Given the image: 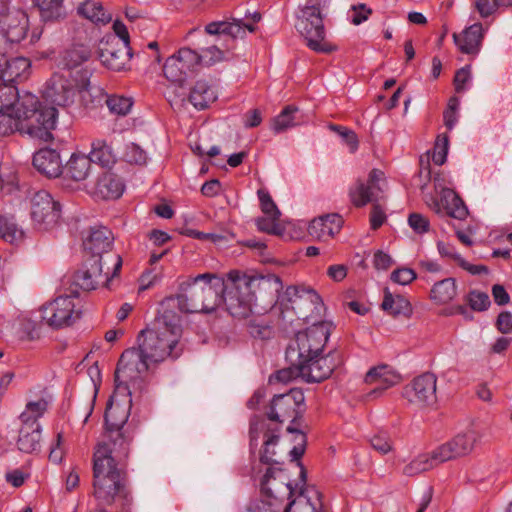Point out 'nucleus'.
Masks as SVG:
<instances>
[{
  "instance_id": "nucleus-53",
  "label": "nucleus",
  "mask_w": 512,
  "mask_h": 512,
  "mask_svg": "<svg viewBox=\"0 0 512 512\" xmlns=\"http://www.w3.org/2000/svg\"><path fill=\"white\" fill-rule=\"evenodd\" d=\"M125 158L129 163L144 165L147 162V153L139 145L130 143L126 146Z\"/></svg>"
},
{
  "instance_id": "nucleus-37",
  "label": "nucleus",
  "mask_w": 512,
  "mask_h": 512,
  "mask_svg": "<svg viewBox=\"0 0 512 512\" xmlns=\"http://www.w3.org/2000/svg\"><path fill=\"white\" fill-rule=\"evenodd\" d=\"M434 210L438 214H444L459 220L465 219L468 215V209L464 202L451 190L444 193L441 203H435Z\"/></svg>"
},
{
  "instance_id": "nucleus-5",
  "label": "nucleus",
  "mask_w": 512,
  "mask_h": 512,
  "mask_svg": "<svg viewBox=\"0 0 512 512\" xmlns=\"http://www.w3.org/2000/svg\"><path fill=\"white\" fill-rule=\"evenodd\" d=\"M323 307L320 296L312 289H298L289 286L278 297L273 313L279 317V326L282 330L300 326L304 321L313 319V314H319Z\"/></svg>"
},
{
  "instance_id": "nucleus-62",
  "label": "nucleus",
  "mask_w": 512,
  "mask_h": 512,
  "mask_svg": "<svg viewBox=\"0 0 512 512\" xmlns=\"http://www.w3.org/2000/svg\"><path fill=\"white\" fill-rule=\"evenodd\" d=\"M416 279V273L410 268H400L391 273V280L400 285H407Z\"/></svg>"
},
{
  "instance_id": "nucleus-46",
  "label": "nucleus",
  "mask_w": 512,
  "mask_h": 512,
  "mask_svg": "<svg viewBox=\"0 0 512 512\" xmlns=\"http://www.w3.org/2000/svg\"><path fill=\"white\" fill-rule=\"evenodd\" d=\"M23 230L18 227L13 216H0V237L9 242L16 243L23 239Z\"/></svg>"
},
{
  "instance_id": "nucleus-3",
  "label": "nucleus",
  "mask_w": 512,
  "mask_h": 512,
  "mask_svg": "<svg viewBox=\"0 0 512 512\" xmlns=\"http://www.w3.org/2000/svg\"><path fill=\"white\" fill-rule=\"evenodd\" d=\"M228 282L223 284L222 296L229 313L236 318H248L254 313L257 291H266L271 288L274 293L282 289V282L276 275L268 277L248 276L240 271H230L227 274Z\"/></svg>"
},
{
  "instance_id": "nucleus-39",
  "label": "nucleus",
  "mask_w": 512,
  "mask_h": 512,
  "mask_svg": "<svg viewBox=\"0 0 512 512\" xmlns=\"http://www.w3.org/2000/svg\"><path fill=\"white\" fill-rule=\"evenodd\" d=\"M77 12L96 25H106L112 20L111 13L104 8L101 2L95 0H85L80 3Z\"/></svg>"
},
{
  "instance_id": "nucleus-45",
  "label": "nucleus",
  "mask_w": 512,
  "mask_h": 512,
  "mask_svg": "<svg viewBox=\"0 0 512 512\" xmlns=\"http://www.w3.org/2000/svg\"><path fill=\"white\" fill-rule=\"evenodd\" d=\"M299 110L294 105L286 106L281 113L274 118L272 129L276 133L283 132L292 128L300 123L297 117Z\"/></svg>"
},
{
  "instance_id": "nucleus-15",
  "label": "nucleus",
  "mask_w": 512,
  "mask_h": 512,
  "mask_svg": "<svg viewBox=\"0 0 512 512\" xmlns=\"http://www.w3.org/2000/svg\"><path fill=\"white\" fill-rule=\"evenodd\" d=\"M304 394L299 389H291L289 392L284 394L275 395L268 406L266 415L271 425L270 429H277L278 432L281 430V425L291 420L293 423L296 422L297 418L301 416V406L304 404Z\"/></svg>"
},
{
  "instance_id": "nucleus-10",
  "label": "nucleus",
  "mask_w": 512,
  "mask_h": 512,
  "mask_svg": "<svg viewBox=\"0 0 512 512\" xmlns=\"http://www.w3.org/2000/svg\"><path fill=\"white\" fill-rule=\"evenodd\" d=\"M295 27L306 40L307 46L314 52L328 54L336 50V46L325 38V27L318 5L303 7L297 17Z\"/></svg>"
},
{
  "instance_id": "nucleus-31",
  "label": "nucleus",
  "mask_w": 512,
  "mask_h": 512,
  "mask_svg": "<svg viewBox=\"0 0 512 512\" xmlns=\"http://www.w3.org/2000/svg\"><path fill=\"white\" fill-rule=\"evenodd\" d=\"M343 224L342 218L337 214H329L313 219L308 226V233L318 240H327L337 234Z\"/></svg>"
},
{
  "instance_id": "nucleus-21",
  "label": "nucleus",
  "mask_w": 512,
  "mask_h": 512,
  "mask_svg": "<svg viewBox=\"0 0 512 512\" xmlns=\"http://www.w3.org/2000/svg\"><path fill=\"white\" fill-rule=\"evenodd\" d=\"M261 20L258 11L246 13L244 18H233L232 21H216L206 25L205 31L211 35L225 34L233 39L243 38L246 31L253 33L257 29V23Z\"/></svg>"
},
{
  "instance_id": "nucleus-32",
  "label": "nucleus",
  "mask_w": 512,
  "mask_h": 512,
  "mask_svg": "<svg viewBox=\"0 0 512 512\" xmlns=\"http://www.w3.org/2000/svg\"><path fill=\"white\" fill-rule=\"evenodd\" d=\"M34 167L49 178L62 174V161L59 153L53 149H41L33 156Z\"/></svg>"
},
{
  "instance_id": "nucleus-55",
  "label": "nucleus",
  "mask_w": 512,
  "mask_h": 512,
  "mask_svg": "<svg viewBox=\"0 0 512 512\" xmlns=\"http://www.w3.org/2000/svg\"><path fill=\"white\" fill-rule=\"evenodd\" d=\"M257 194L259 197L261 210L265 215L273 217L280 216V211L272 200L269 192L260 189L258 190Z\"/></svg>"
},
{
  "instance_id": "nucleus-25",
  "label": "nucleus",
  "mask_w": 512,
  "mask_h": 512,
  "mask_svg": "<svg viewBox=\"0 0 512 512\" xmlns=\"http://www.w3.org/2000/svg\"><path fill=\"white\" fill-rule=\"evenodd\" d=\"M99 48V59L108 69L121 71L125 69L131 58V49L125 45H119V41L113 38L101 43Z\"/></svg>"
},
{
  "instance_id": "nucleus-48",
  "label": "nucleus",
  "mask_w": 512,
  "mask_h": 512,
  "mask_svg": "<svg viewBox=\"0 0 512 512\" xmlns=\"http://www.w3.org/2000/svg\"><path fill=\"white\" fill-rule=\"evenodd\" d=\"M106 104L111 113L125 116L130 112L133 106V100L130 97L111 95L107 97Z\"/></svg>"
},
{
  "instance_id": "nucleus-29",
  "label": "nucleus",
  "mask_w": 512,
  "mask_h": 512,
  "mask_svg": "<svg viewBox=\"0 0 512 512\" xmlns=\"http://www.w3.org/2000/svg\"><path fill=\"white\" fill-rule=\"evenodd\" d=\"M31 63L25 57L7 58L0 55V79L8 84L26 80L30 75Z\"/></svg>"
},
{
  "instance_id": "nucleus-12",
  "label": "nucleus",
  "mask_w": 512,
  "mask_h": 512,
  "mask_svg": "<svg viewBox=\"0 0 512 512\" xmlns=\"http://www.w3.org/2000/svg\"><path fill=\"white\" fill-rule=\"evenodd\" d=\"M30 217L34 230L52 232L61 225L62 206L49 192L37 191L30 201Z\"/></svg>"
},
{
  "instance_id": "nucleus-40",
  "label": "nucleus",
  "mask_w": 512,
  "mask_h": 512,
  "mask_svg": "<svg viewBox=\"0 0 512 512\" xmlns=\"http://www.w3.org/2000/svg\"><path fill=\"white\" fill-rule=\"evenodd\" d=\"M91 159L89 156L81 154H72L62 173L68 179L74 181H83L87 178L91 168Z\"/></svg>"
},
{
  "instance_id": "nucleus-41",
  "label": "nucleus",
  "mask_w": 512,
  "mask_h": 512,
  "mask_svg": "<svg viewBox=\"0 0 512 512\" xmlns=\"http://www.w3.org/2000/svg\"><path fill=\"white\" fill-rule=\"evenodd\" d=\"M246 328L248 333L255 339L268 340L274 335L270 314H253L248 318Z\"/></svg>"
},
{
  "instance_id": "nucleus-64",
  "label": "nucleus",
  "mask_w": 512,
  "mask_h": 512,
  "mask_svg": "<svg viewBox=\"0 0 512 512\" xmlns=\"http://www.w3.org/2000/svg\"><path fill=\"white\" fill-rule=\"evenodd\" d=\"M371 446L382 454H387L392 450V443L389 437L385 434L375 435L370 440Z\"/></svg>"
},
{
  "instance_id": "nucleus-36",
  "label": "nucleus",
  "mask_w": 512,
  "mask_h": 512,
  "mask_svg": "<svg viewBox=\"0 0 512 512\" xmlns=\"http://www.w3.org/2000/svg\"><path fill=\"white\" fill-rule=\"evenodd\" d=\"M41 440V426L36 421L22 423L17 440L18 449L24 453H33L39 450Z\"/></svg>"
},
{
  "instance_id": "nucleus-44",
  "label": "nucleus",
  "mask_w": 512,
  "mask_h": 512,
  "mask_svg": "<svg viewBox=\"0 0 512 512\" xmlns=\"http://www.w3.org/2000/svg\"><path fill=\"white\" fill-rule=\"evenodd\" d=\"M89 158L103 167H109L116 161V156L112 148L105 140L97 139L92 142V150Z\"/></svg>"
},
{
  "instance_id": "nucleus-30",
  "label": "nucleus",
  "mask_w": 512,
  "mask_h": 512,
  "mask_svg": "<svg viewBox=\"0 0 512 512\" xmlns=\"http://www.w3.org/2000/svg\"><path fill=\"white\" fill-rule=\"evenodd\" d=\"M287 480L281 469L268 468L260 483L261 492L269 498H278L285 493L291 495L293 490Z\"/></svg>"
},
{
  "instance_id": "nucleus-47",
  "label": "nucleus",
  "mask_w": 512,
  "mask_h": 512,
  "mask_svg": "<svg viewBox=\"0 0 512 512\" xmlns=\"http://www.w3.org/2000/svg\"><path fill=\"white\" fill-rule=\"evenodd\" d=\"M64 0H35L36 5L41 11V16L45 20L59 19L64 15Z\"/></svg>"
},
{
  "instance_id": "nucleus-9",
  "label": "nucleus",
  "mask_w": 512,
  "mask_h": 512,
  "mask_svg": "<svg viewBox=\"0 0 512 512\" xmlns=\"http://www.w3.org/2000/svg\"><path fill=\"white\" fill-rule=\"evenodd\" d=\"M331 329L330 322L319 321L304 331L297 332L286 349V360L293 363L319 356L329 338Z\"/></svg>"
},
{
  "instance_id": "nucleus-43",
  "label": "nucleus",
  "mask_w": 512,
  "mask_h": 512,
  "mask_svg": "<svg viewBox=\"0 0 512 512\" xmlns=\"http://www.w3.org/2000/svg\"><path fill=\"white\" fill-rule=\"evenodd\" d=\"M457 295V285L454 278H446L436 282L430 291V299L437 304L449 303Z\"/></svg>"
},
{
  "instance_id": "nucleus-2",
  "label": "nucleus",
  "mask_w": 512,
  "mask_h": 512,
  "mask_svg": "<svg viewBox=\"0 0 512 512\" xmlns=\"http://www.w3.org/2000/svg\"><path fill=\"white\" fill-rule=\"evenodd\" d=\"M0 111L16 115L25 123V132L43 141L52 139L58 111L56 107H43L37 96L30 92L20 93L16 86L0 84Z\"/></svg>"
},
{
  "instance_id": "nucleus-33",
  "label": "nucleus",
  "mask_w": 512,
  "mask_h": 512,
  "mask_svg": "<svg viewBox=\"0 0 512 512\" xmlns=\"http://www.w3.org/2000/svg\"><path fill=\"white\" fill-rule=\"evenodd\" d=\"M124 191L121 179L112 172H104L97 178L94 195L104 200L117 199Z\"/></svg>"
},
{
  "instance_id": "nucleus-13",
  "label": "nucleus",
  "mask_w": 512,
  "mask_h": 512,
  "mask_svg": "<svg viewBox=\"0 0 512 512\" xmlns=\"http://www.w3.org/2000/svg\"><path fill=\"white\" fill-rule=\"evenodd\" d=\"M198 53L190 48H181L177 53L170 56L164 66L163 73L165 78L174 87V96L184 99L186 96L184 84L189 73L195 71L199 66Z\"/></svg>"
},
{
  "instance_id": "nucleus-23",
  "label": "nucleus",
  "mask_w": 512,
  "mask_h": 512,
  "mask_svg": "<svg viewBox=\"0 0 512 512\" xmlns=\"http://www.w3.org/2000/svg\"><path fill=\"white\" fill-rule=\"evenodd\" d=\"M481 436L482 434L478 430L467 429L437 448L443 461L447 462L471 453Z\"/></svg>"
},
{
  "instance_id": "nucleus-22",
  "label": "nucleus",
  "mask_w": 512,
  "mask_h": 512,
  "mask_svg": "<svg viewBox=\"0 0 512 512\" xmlns=\"http://www.w3.org/2000/svg\"><path fill=\"white\" fill-rule=\"evenodd\" d=\"M437 378L432 373H424L416 377L404 388V397L412 404L430 406L436 402Z\"/></svg>"
},
{
  "instance_id": "nucleus-24",
  "label": "nucleus",
  "mask_w": 512,
  "mask_h": 512,
  "mask_svg": "<svg viewBox=\"0 0 512 512\" xmlns=\"http://www.w3.org/2000/svg\"><path fill=\"white\" fill-rule=\"evenodd\" d=\"M175 308L179 309L178 294L164 298L160 302L158 316L155 318L153 325L181 337V316Z\"/></svg>"
},
{
  "instance_id": "nucleus-8",
  "label": "nucleus",
  "mask_w": 512,
  "mask_h": 512,
  "mask_svg": "<svg viewBox=\"0 0 512 512\" xmlns=\"http://www.w3.org/2000/svg\"><path fill=\"white\" fill-rule=\"evenodd\" d=\"M180 337L165 330L152 326L142 330L137 338V351L151 363H159L166 358L176 359L181 354L178 347Z\"/></svg>"
},
{
  "instance_id": "nucleus-11",
  "label": "nucleus",
  "mask_w": 512,
  "mask_h": 512,
  "mask_svg": "<svg viewBox=\"0 0 512 512\" xmlns=\"http://www.w3.org/2000/svg\"><path fill=\"white\" fill-rule=\"evenodd\" d=\"M90 88V73L88 70L81 72L79 81L55 73L46 83L43 98L49 104L68 107L74 103L77 93L88 92Z\"/></svg>"
},
{
  "instance_id": "nucleus-34",
  "label": "nucleus",
  "mask_w": 512,
  "mask_h": 512,
  "mask_svg": "<svg viewBox=\"0 0 512 512\" xmlns=\"http://www.w3.org/2000/svg\"><path fill=\"white\" fill-rule=\"evenodd\" d=\"M444 463L438 448L430 452L417 455L404 468L403 474L409 477L419 475L434 469L438 465Z\"/></svg>"
},
{
  "instance_id": "nucleus-42",
  "label": "nucleus",
  "mask_w": 512,
  "mask_h": 512,
  "mask_svg": "<svg viewBox=\"0 0 512 512\" xmlns=\"http://www.w3.org/2000/svg\"><path fill=\"white\" fill-rule=\"evenodd\" d=\"M216 98L214 89L204 80L197 81L189 94V101L199 110L207 108Z\"/></svg>"
},
{
  "instance_id": "nucleus-16",
  "label": "nucleus",
  "mask_w": 512,
  "mask_h": 512,
  "mask_svg": "<svg viewBox=\"0 0 512 512\" xmlns=\"http://www.w3.org/2000/svg\"><path fill=\"white\" fill-rule=\"evenodd\" d=\"M300 377L306 382H321L330 377L332 372L343 364V356L339 351H331L326 356H313L299 362Z\"/></svg>"
},
{
  "instance_id": "nucleus-63",
  "label": "nucleus",
  "mask_w": 512,
  "mask_h": 512,
  "mask_svg": "<svg viewBox=\"0 0 512 512\" xmlns=\"http://www.w3.org/2000/svg\"><path fill=\"white\" fill-rule=\"evenodd\" d=\"M353 12L351 22L354 25H360L364 21L368 20L369 16L372 14V9L368 8L365 4H358L351 7Z\"/></svg>"
},
{
  "instance_id": "nucleus-4",
  "label": "nucleus",
  "mask_w": 512,
  "mask_h": 512,
  "mask_svg": "<svg viewBox=\"0 0 512 512\" xmlns=\"http://www.w3.org/2000/svg\"><path fill=\"white\" fill-rule=\"evenodd\" d=\"M223 281L212 273L199 274L179 285V311L209 313L222 302Z\"/></svg>"
},
{
  "instance_id": "nucleus-54",
  "label": "nucleus",
  "mask_w": 512,
  "mask_h": 512,
  "mask_svg": "<svg viewBox=\"0 0 512 512\" xmlns=\"http://www.w3.org/2000/svg\"><path fill=\"white\" fill-rule=\"evenodd\" d=\"M199 65H212L223 59V51L217 46L212 45L210 47L202 49L201 53L198 54Z\"/></svg>"
},
{
  "instance_id": "nucleus-35",
  "label": "nucleus",
  "mask_w": 512,
  "mask_h": 512,
  "mask_svg": "<svg viewBox=\"0 0 512 512\" xmlns=\"http://www.w3.org/2000/svg\"><path fill=\"white\" fill-rule=\"evenodd\" d=\"M453 38L455 44L462 53L477 54L483 38L482 25L473 24L465 29L461 34H454Z\"/></svg>"
},
{
  "instance_id": "nucleus-38",
  "label": "nucleus",
  "mask_w": 512,
  "mask_h": 512,
  "mask_svg": "<svg viewBox=\"0 0 512 512\" xmlns=\"http://www.w3.org/2000/svg\"><path fill=\"white\" fill-rule=\"evenodd\" d=\"M382 309L393 317L403 316L409 318L413 309L411 303L402 295H393L389 289L384 290Z\"/></svg>"
},
{
  "instance_id": "nucleus-7",
  "label": "nucleus",
  "mask_w": 512,
  "mask_h": 512,
  "mask_svg": "<svg viewBox=\"0 0 512 512\" xmlns=\"http://www.w3.org/2000/svg\"><path fill=\"white\" fill-rule=\"evenodd\" d=\"M150 363L136 347L126 349L120 356L114 373L115 390L123 397L141 396L147 388L146 374Z\"/></svg>"
},
{
  "instance_id": "nucleus-58",
  "label": "nucleus",
  "mask_w": 512,
  "mask_h": 512,
  "mask_svg": "<svg viewBox=\"0 0 512 512\" xmlns=\"http://www.w3.org/2000/svg\"><path fill=\"white\" fill-rule=\"evenodd\" d=\"M279 216H265L260 217L256 220L257 228L265 233L278 235L281 232V229L277 223Z\"/></svg>"
},
{
  "instance_id": "nucleus-20",
  "label": "nucleus",
  "mask_w": 512,
  "mask_h": 512,
  "mask_svg": "<svg viewBox=\"0 0 512 512\" xmlns=\"http://www.w3.org/2000/svg\"><path fill=\"white\" fill-rule=\"evenodd\" d=\"M384 179V173L379 169H372L367 181L358 179L348 191L351 203L357 207H364L368 203L374 204L379 201V194L382 188L379 184Z\"/></svg>"
},
{
  "instance_id": "nucleus-50",
  "label": "nucleus",
  "mask_w": 512,
  "mask_h": 512,
  "mask_svg": "<svg viewBox=\"0 0 512 512\" xmlns=\"http://www.w3.org/2000/svg\"><path fill=\"white\" fill-rule=\"evenodd\" d=\"M46 407L47 403L43 399L27 403L25 411L20 415L22 423H28V421L30 422L32 420L38 422V418L43 415Z\"/></svg>"
},
{
  "instance_id": "nucleus-17",
  "label": "nucleus",
  "mask_w": 512,
  "mask_h": 512,
  "mask_svg": "<svg viewBox=\"0 0 512 512\" xmlns=\"http://www.w3.org/2000/svg\"><path fill=\"white\" fill-rule=\"evenodd\" d=\"M80 316L81 311L76 308L75 298L68 295L54 299L41 309L42 320L56 329L72 325Z\"/></svg>"
},
{
  "instance_id": "nucleus-27",
  "label": "nucleus",
  "mask_w": 512,
  "mask_h": 512,
  "mask_svg": "<svg viewBox=\"0 0 512 512\" xmlns=\"http://www.w3.org/2000/svg\"><path fill=\"white\" fill-rule=\"evenodd\" d=\"M264 431V449L260 456V461L264 464H279L280 461L275 458V447L279 440V433L277 429H270L265 427L264 421L252 423L250 427L251 445L257 446L259 439L258 432Z\"/></svg>"
},
{
  "instance_id": "nucleus-60",
  "label": "nucleus",
  "mask_w": 512,
  "mask_h": 512,
  "mask_svg": "<svg viewBox=\"0 0 512 512\" xmlns=\"http://www.w3.org/2000/svg\"><path fill=\"white\" fill-rule=\"evenodd\" d=\"M330 129L338 133L350 148L351 152H354L358 148V139L354 131L339 125H331Z\"/></svg>"
},
{
  "instance_id": "nucleus-57",
  "label": "nucleus",
  "mask_w": 512,
  "mask_h": 512,
  "mask_svg": "<svg viewBox=\"0 0 512 512\" xmlns=\"http://www.w3.org/2000/svg\"><path fill=\"white\" fill-rule=\"evenodd\" d=\"M408 224L411 229L417 234H424L429 231L430 222L428 218L420 213H411L408 216Z\"/></svg>"
},
{
  "instance_id": "nucleus-52",
  "label": "nucleus",
  "mask_w": 512,
  "mask_h": 512,
  "mask_svg": "<svg viewBox=\"0 0 512 512\" xmlns=\"http://www.w3.org/2000/svg\"><path fill=\"white\" fill-rule=\"evenodd\" d=\"M466 300L474 311L487 310L491 303L488 294L477 290L470 291Z\"/></svg>"
},
{
  "instance_id": "nucleus-18",
  "label": "nucleus",
  "mask_w": 512,
  "mask_h": 512,
  "mask_svg": "<svg viewBox=\"0 0 512 512\" xmlns=\"http://www.w3.org/2000/svg\"><path fill=\"white\" fill-rule=\"evenodd\" d=\"M118 274H113V266L104 264L99 258H86L83 267L74 276V281L81 289L90 291L103 285L109 287L110 281Z\"/></svg>"
},
{
  "instance_id": "nucleus-19",
  "label": "nucleus",
  "mask_w": 512,
  "mask_h": 512,
  "mask_svg": "<svg viewBox=\"0 0 512 512\" xmlns=\"http://www.w3.org/2000/svg\"><path fill=\"white\" fill-rule=\"evenodd\" d=\"M28 31V17L26 13L7 3H0V34L7 42L19 43Z\"/></svg>"
},
{
  "instance_id": "nucleus-26",
  "label": "nucleus",
  "mask_w": 512,
  "mask_h": 512,
  "mask_svg": "<svg viewBox=\"0 0 512 512\" xmlns=\"http://www.w3.org/2000/svg\"><path fill=\"white\" fill-rule=\"evenodd\" d=\"M366 384L375 385L368 397L375 398L380 396L388 388L400 383L401 376L388 365H379L369 369L364 379Z\"/></svg>"
},
{
  "instance_id": "nucleus-61",
  "label": "nucleus",
  "mask_w": 512,
  "mask_h": 512,
  "mask_svg": "<svg viewBox=\"0 0 512 512\" xmlns=\"http://www.w3.org/2000/svg\"><path fill=\"white\" fill-rule=\"evenodd\" d=\"M471 80L470 66L459 69L454 76V87L457 93H462L466 90V84Z\"/></svg>"
},
{
  "instance_id": "nucleus-59",
  "label": "nucleus",
  "mask_w": 512,
  "mask_h": 512,
  "mask_svg": "<svg viewBox=\"0 0 512 512\" xmlns=\"http://www.w3.org/2000/svg\"><path fill=\"white\" fill-rule=\"evenodd\" d=\"M448 153V137L447 136H438L434 153H433V162L437 165H443L446 161Z\"/></svg>"
},
{
  "instance_id": "nucleus-1",
  "label": "nucleus",
  "mask_w": 512,
  "mask_h": 512,
  "mask_svg": "<svg viewBox=\"0 0 512 512\" xmlns=\"http://www.w3.org/2000/svg\"><path fill=\"white\" fill-rule=\"evenodd\" d=\"M130 451L123 446L115 449L97 445L93 455V495L102 505L119 500L122 506L131 502L127 488L126 460Z\"/></svg>"
},
{
  "instance_id": "nucleus-6",
  "label": "nucleus",
  "mask_w": 512,
  "mask_h": 512,
  "mask_svg": "<svg viewBox=\"0 0 512 512\" xmlns=\"http://www.w3.org/2000/svg\"><path fill=\"white\" fill-rule=\"evenodd\" d=\"M131 407L132 397H123L115 390L107 404L104 416L105 433L98 445H107L110 449L121 445L126 451H130L134 438V428L128 423Z\"/></svg>"
},
{
  "instance_id": "nucleus-56",
  "label": "nucleus",
  "mask_w": 512,
  "mask_h": 512,
  "mask_svg": "<svg viewBox=\"0 0 512 512\" xmlns=\"http://www.w3.org/2000/svg\"><path fill=\"white\" fill-rule=\"evenodd\" d=\"M284 512H317V507L301 492L297 499L289 503Z\"/></svg>"
},
{
  "instance_id": "nucleus-28",
  "label": "nucleus",
  "mask_w": 512,
  "mask_h": 512,
  "mask_svg": "<svg viewBox=\"0 0 512 512\" xmlns=\"http://www.w3.org/2000/svg\"><path fill=\"white\" fill-rule=\"evenodd\" d=\"M92 55V47L88 42L74 41L60 52L58 65L65 70H74L88 62Z\"/></svg>"
},
{
  "instance_id": "nucleus-49",
  "label": "nucleus",
  "mask_w": 512,
  "mask_h": 512,
  "mask_svg": "<svg viewBox=\"0 0 512 512\" xmlns=\"http://www.w3.org/2000/svg\"><path fill=\"white\" fill-rule=\"evenodd\" d=\"M21 127L25 130V123L16 118V115L0 111V135H8Z\"/></svg>"
},
{
  "instance_id": "nucleus-51",
  "label": "nucleus",
  "mask_w": 512,
  "mask_h": 512,
  "mask_svg": "<svg viewBox=\"0 0 512 512\" xmlns=\"http://www.w3.org/2000/svg\"><path fill=\"white\" fill-rule=\"evenodd\" d=\"M512 5V0H477L475 6L482 17H487L499 7Z\"/></svg>"
},
{
  "instance_id": "nucleus-14",
  "label": "nucleus",
  "mask_w": 512,
  "mask_h": 512,
  "mask_svg": "<svg viewBox=\"0 0 512 512\" xmlns=\"http://www.w3.org/2000/svg\"><path fill=\"white\" fill-rule=\"evenodd\" d=\"M114 236L112 232L104 226L91 227L88 234L83 239L84 250L89 256L87 258H99L104 264L113 266V274H119L122 267V258L114 253Z\"/></svg>"
}]
</instances>
